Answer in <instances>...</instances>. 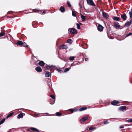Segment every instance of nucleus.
<instances>
[{
	"label": "nucleus",
	"mask_w": 132,
	"mask_h": 132,
	"mask_svg": "<svg viewBox=\"0 0 132 132\" xmlns=\"http://www.w3.org/2000/svg\"><path fill=\"white\" fill-rule=\"evenodd\" d=\"M23 43H24V45H27L26 43H25L24 42H23Z\"/></svg>",
	"instance_id": "nucleus-49"
},
{
	"label": "nucleus",
	"mask_w": 132,
	"mask_h": 132,
	"mask_svg": "<svg viewBox=\"0 0 132 132\" xmlns=\"http://www.w3.org/2000/svg\"><path fill=\"white\" fill-rule=\"evenodd\" d=\"M72 15L73 16H77L76 13L75 11H72Z\"/></svg>",
	"instance_id": "nucleus-30"
},
{
	"label": "nucleus",
	"mask_w": 132,
	"mask_h": 132,
	"mask_svg": "<svg viewBox=\"0 0 132 132\" xmlns=\"http://www.w3.org/2000/svg\"><path fill=\"white\" fill-rule=\"evenodd\" d=\"M45 10H44V11L43 12H42V13L43 14H44V13H45Z\"/></svg>",
	"instance_id": "nucleus-48"
},
{
	"label": "nucleus",
	"mask_w": 132,
	"mask_h": 132,
	"mask_svg": "<svg viewBox=\"0 0 132 132\" xmlns=\"http://www.w3.org/2000/svg\"><path fill=\"white\" fill-rule=\"evenodd\" d=\"M32 11H33L35 12H39V13H41L42 12V11L40 10H39L38 9H33Z\"/></svg>",
	"instance_id": "nucleus-23"
},
{
	"label": "nucleus",
	"mask_w": 132,
	"mask_h": 132,
	"mask_svg": "<svg viewBox=\"0 0 132 132\" xmlns=\"http://www.w3.org/2000/svg\"><path fill=\"white\" fill-rule=\"evenodd\" d=\"M71 113H73L74 112H76L77 111V110H73V109H70L68 110Z\"/></svg>",
	"instance_id": "nucleus-27"
},
{
	"label": "nucleus",
	"mask_w": 132,
	"mask_h": 132,
	"mask_svg": "<svg viewBox=\"0 0 132 132\" xmlns=\"http://www.w3.org/2000/svg\"><path fill=\"white\" fill-rule=\"evenodd\" d=\"M72 42V40L71 39H68L67 40V43L70 44H71Z\"/></svg>",
	"instance_id": "nucleus-31"
},
{
	"label": "nucleus",
	"mask_w": 132,
	"mask_h": 132,
	"mask_svg": "<svg viewBox=\"0 0 132 132\" xmlns=\"http://www.w3.org/2000/svg\"><path fill=\"white\" fill-rule=\"evenodd\" d=\"M24 114L23 113H20L17 116V118L18 119H20V118H22L23 117V114Z\"/></svg>",
	"instance_id": "nucleus-21"
},
{
	"label": "nucleus",
	"mask_w": 132,
	"mask_h": 132,
	"mask_svg": "<svg viewBox=\"0 0 132 132\" xmlns=\"http://www.w3.org/2000/svg\"><path fill=\"white\" fill-rule=\"evenodd\" d=\"M88 58H86L85 59V61H88Z\"/></svg>",
	"instance_id": "nucleus-46"
},
{
	"label": "nucleus",
	"mask_w": 132,
	"mask_h": 132,
	"mask_svg": "<svg viewBox=\"0 0 132 132\" xmlns=\"http://www.w3.org/2000/svg\"><path fill=\"white\" fill-rule=\"evenodd\" d=\"M69 33L72 35L76 34L77 33V30L75 28H70L68 29Z\"/></svg>",
	"instance_id": "nucleus-1"
},
{
	"label": "nucleus",
	"mask_w": 132,
	"mask_h": 132,
	"mask_svg": "<svg viewBox=\"0 0 132 132\" xmlns=\"http://www.w3.org/2000/svg\"><path fill=\"white\" fill-rule=\"evenodd\" d=\"M112 18L114 20L118 21H119V20L120 19V18L118 16H113Z\"/></svg>",
	"instance_id": "nucleus-18"
},
{
	"label": "nucleus",
	"mask_w": 132,
	"mask_h": 132,
	"mask_svg": "<svg viewBox=\"0 0 132 132\" xmlns=\"http://www.w3.org/2000/svg\"><path fill=\"white\" fill-rule=\"evenodd\" d=\"M82 23H77V28L78 29H80V26L81 25Z\"/></svg>",
	"instance_id": "nucleus-24"
},
{
	"label": "nucleus",
	"mask_w": 132,
	"mask_h": 132,
	"mask_svg": "<svg viewBox=\"0 0 132 132\" xmlns=\"http://www.w3.org/2000/svg\"><path fill=\"white\" fill-rule=\"evenodd\" d=\"M77 62H74L73 64H72V65H75L76 64H77Z\"/></svg>",
	"instance_id": "nucleus-44"
},
{
	"label": "nucleus",
	"mask_w": 132,
	"mask_h": 132,
	"mask_svg": "<svg viewBox=\"0 0 132 132\" xmlns=\"http://www.w3.org/2000/svg\"><path fill=\"white\" fill-rule=\"evenodd\" d=\"M30 129L32 130L33 131H37V132L39 131L38 129H37L36 128H35L31 127Z\"/></svg>",
	"instance_id": "nucleus-28"
},
{
	"label": "nucleus",
	"mask_w": 132,
	"mask_h": 132,
	"mask_svg": "<svg viewBox=\"0 0 132 132\" xmlns=\"http://www.w3.org/2000/svg\"><path fill=\"white\" fill-rule=\"evenodd\" d=\"M81 18L82 19V20L83 21H85L86 20V17L85 16L83 15L82 14H81Z\"/></svg>",
	"instance_id": "nucleus-22"
},
{
	"label": "nucleus",
	"mask_w": 132,
	"mask_h": 132,
	"mask_svg": "<svg viewBox=\"0 0 132 132\" xmlns=\"http://www.w3.org/2000/svg\"><path fill=\"white\" fill-rule=\"evenodd\" d=\"M41 114L40 113H35L33 115V116L35 118H37L38 117H39V116H41Z\"/></svg>",
	"instance_id": "nucleus-17"
},
{
	"label": "nucleus",
	"mask_w": 132,
	"mask_h": 132,
	"mask_svg": "<svg viewBox=\"0 0 132 132\" xmlns=\"http://www.w3.org/2000/svg\"><path fill=\"white\" fill-rule=\"evenodd\" d=\"M5 33L4 32H2L1 33H0V37H2L4 36Z\"/></svg>",
	"instance_id": "nucleus-35"
},
{
	"label": "nucleus",
	"mask_w": 132,
	"mask_h": 132,
	"mask_svg": "<svg viewBox=\"0 0 132 132\" xmlns=\"http://www.w3.org/2000/svg\"><path fill=\"white\" fill-rule=\"evenodd\" d=\"M16 44L18 45H19L20 46H23L24 47H28V45H24V43H23L22 41L20 40H18V41Z\"/></svg>",
	"instance_id": "nucleus-2"
},
{
	"label": "nucleus",
	"mask_w": 132,
	"mask_h": 132,
	"mask_svg": "<svg viewBox=\"0 0 132 132\" xmlns=\"http://www.w3.org/2000/svg\"><path fill=\"white\" fill-rule=\"evenodd\" d=\"M114 27L116 29H119L120 28V26L119 23L117 22H114Z\"/></svg>",
	"instance_id": "nucleus-5"
},
{
	"label": "nucleus",
	"mask_w": 132,
	"mask_h": 132,
	"mask_svg": "<svg viewBox=\"0 0 132 132\" xmlns=\"http://www.w3.org/2000/svg\"><path fill=\"white\" fill-rule=\"evenodd\" d=\"M67 47L65 45L63 44L60 46L59 48L60 49H66L67 48Z\"/></svg>",
	"instance_id": "nucleus-12"
},
{
	"label": "nucleus",
	"mask_w": 132,
	"mask_h": 132,
	"mask_svg": "<svg viewBox=\"0 0 132 132\" xmlns=\"http://www.w3.org/2000/svg\"><path fill=\"white\" fill-rule=\"evenodd\" d=\"M46 73L45 74V77H49L51 75V73L48 71H46Z\"/></svg>",
	"instance_id": "nucleus-16"
},
{
	"label": "nucleus",
	"mask_w": 132,
	"mask_h": 132,
	"mask_svg": "<svg viewBox=\"0 0 132 132\" xmlns=\"http://www.w3.org/2000/svg\"><path fill=\"white\" fill-rule=\"evenodd\" d=\"M75 58L74 56H70V57L69 59L71 61H73L74 59Z\"/></svg>",
	"instance_id": "nucleus-33"
},
{
	"label": "nucleus",
	"mask_w": 132,
	"mask_h": 132,
	"mask_svg": "<svg viewBox=\"0 0 132 132\" xmlns=\"http://www.w3.org/2000/svg\"><path fill=\"white\" fill-rule=\"evenodd\" d=\"M70 69V68H66L65 69L64 72H66L69 71Z\"/></svg>",
	"instance_id": "nucleus-34"
},
{
	"label": "nucleus",
	"mask_w": 132,
	"mask_h": 132,
	"mask_svg": "<svg viewBox=\"0 0 132 132\" xmlns=\"http://www.w3.org/2000/svg\"><path fill=\"white\" fill-rule=\"evenodd\" d=\"M54 66L53 65L49 66L47 64H45L44 67L45 68H46L48 70H49L50 69L53 68Z\"/></svg>",
	"instance_id": "nucleus-9"
},
{
	"label": "nucleus",
	"mask_w": 132,
	"mask_h": 132,
	"mask_svg": "<svg viewBox=\"0 0 132 132\" xmlns=\"http://www.w3.org/2000/svg\"><path fill=\"white\" fill-rule=\"evenodd\" d=\"M87 4L93 6H95V5L94 3L93 0H86Z\"/></svg>",
	"instance_id": "nucleus-4"
},
{
	"label": "nucleus",
	"mask_w": 132,
	"mask_h": 132,
	"mask_svg": "<svg viewBox=\"0 0 132 132\" xmlns=\"http://www.w3.org/2000/svg\"><path fill=\"white\" fill-rule=\"evenodd\" d=\"M50 96L53 99H55V97L53 95H50Z\"/></svg>",
	"instance_id": "nucleus-37"
},
{
	"label": "nucleus",
	"mask_w": 132,
	"mask_h": 132,
	"mask_svg": "<svg viewBox=\"0 0 132 132\" xmlns=\"http://www.w3.org/2000/svg\"><path fill=\"white\" fill-rule=\"evenodd\" d=\"M124 128V126H122V125L121 126L119 127L120 128Z\"/></svg>",
	"instance_id": "nucleus-45"
},
{
	"label": "nucleus",
	"mask_w": 132,
	"mask_h": 132,
	"mask_svg": "<svg viewBox=\"0 0 132 132\" xmlns=\"http://www.w3.org/2000/svg\"><path fill=\"white\" fill-rule=\"evenodd\" d=\"M35 69L38 72H42V70L41 69V67L39 66H38Z\"/></svg>",
	"instance_id": "nucleus-11"
},
{
	"label": "nucleus",
	"mask_w": 132,
	"mask_h": 132,
	"mask_svg": "<svg viewBox=\"0 0 132 132\" xmlns=\"http://www.w3.org/2000/svg\"><path fill=\"white\" fill-rule=\"evenodd\" d=\"M97 28L99 31H101L103 30L104 27L101 24H98V26L97 27Z\"/></svg>",
	"instance_id": "nucleus-8"
},
{
	"label": "nucleus",
	"mask_w": 132,
	"mask_h": 132,
	"mask_svg": "<svg viewBox=\"0 0 132 132\" xmlns=\"http://www.w3.org/2000/svg\"><path fill=\"white\" fill-rule=\"evenodd\" d=\"M109 123L107 121H104V124H108Z\"/></svg>",
	"instance_id": "nucleus-43"
},
{
	"label": "nucleus",
	"mask_w": 132,
	"mask_h": 132,
	"mask_svg": "<svg viewBox=\"0 0 132 132\" xmlns=\"http://www.w3.org/2000/svg\"><path fill=\"white\" fill-rule=\"evenodd\" d=\"M14 112H12L9 114L7 117L6 118V119H7V118H9V117H12L13 116V115Z\"/></svg>",
	"instance_id": "nucleus-25"
},
{
	"label": "nucleus",
	"mask_w": 132,
	"mask_h": 132,
	"mask_svg": "<svg viewBox=\"0 0 132 132\" xmlns=\"http://www.w3.org/2000/svg\"><path fill=\"white\" fill-rule=\"evenodd\" d=\"M126 107L125 106H122L120 107L119 108V110L120 111H124L126 110Z\"/></svg>",
	"instance_id": "nucleus-14"
},
{
	"label": "nucleus",
	"mask_w": 132,
	"mask_h": 132,
	"mask_svg": "<svg viewBox=\"0 0 132 132\" xmlns=\"http://www.w3.org/2000/svg\"><path fill=\"white\" fill-rule=\"evenodd\" d=\"M35 58V57H33L32 58L31 60V61H32V62H35L34 61H33V60Z\"/></svg>",
	"instance_id": "nucleus-47"
},
{
	"label": "nucleus",
	"mask_w": 132,
	"mask_h": 132,
	"mask_svg": "<svg viewBox=\"0 0 132 132\" xmlns=\"http://www.w3.org/2000/svg\"><path fill=\"white\" fill-rule=\"evenodd\" d=\"M1 124H0V125H1Z\"/></svg>",
	"instance_id": "nucleus-54"
},
{
	"label": "nucleus",
	"mask_w": 132,
	"mask_h": 132,
	"mask_svg": "<svg viewBox=\"0 0 132 132\" xmlns=\"http://www.w3.org/2000/svg\"><path fill=\"white\" fill-rule=\"evenodd\" d=\"M60 10L61 12L62 13H63L65 11V8L63 6H61L60 7Z\"/></svg>",
	"instance_id": "nucleus-19"
},
{
	"label": "nucleus",
	"mask_w": 132,
	"mask_h": 132,
	"mask_svg": "<svg viewBox=\"0 0 132 132\" xmlns=\"http://www.w3.org/2000/svg\"><path fill=\"white\" fill-rule=\"evenodd\" d=\"M62 114L60 112H57L56 113V115L57 116H62Z\"/></svg>",
	"instance_id": "nucleus-26"
},
{
	"label": "nucleus",
	"mask_w": 132,
	"mask_h": 132,
	"mask_svg": "<svg viewBox=\"0 0 132 132\" xmlns=\"http://www.w3.org/2000/svg\"><path fill=\"white\" fill-rule=\"evenodd\" d=\"M129 14L130 15V18H132V11H130L129 13Z\"/></svg>",
	"instance_id": "nucleus-38"
},
{
	"label": "nucleus",
	"mask_w": 132,
	"mask_h": 132,
	"mask_svg": "<svg viewBox=\"0 0 132 132\" xmlns=\"http://www.w3.org/2000/svg\"><path fill=\"white\" fill-rule=\"evenodd\" d=\"M87 107L86 106L83 107L79 110V111H82L84 110H86L87 109Z\"/></svg>",
	"instance_id": "nucleus-20"
},
{
	"label": "nucleus",
	"mask_w": 132,
	"mask_h": 132,
	"mask_svg": "<svg viewBox=\"0 0 132 132\" xmlns=\"http://www.w3.org/2000/svg\"><path fill=\"white\" fill-rule=\"evenodd\" d=\"M95 129V127H90L89 129V130H92L93 129Z\"/></svg>",
	"instance_id": "nucleus-40"
},
{
	"label": "nucleus",
	"mask_w": 132,
	"mask_h": 132,
	"mask_svg": "<svg viewBox=\"0 0 132 132\" xmlns=\"http://www.w3.org/2000/svg\"><path fill=\"white\" fill-rule=\"evenodd\" d=\"M7 132H9V131H7Z\"/></svg>",
	"instance_id": "nucleus-53"
},
{
	"label": "nucleus",
	"mask_w": 132,
	"mask_h": 132,
	"mask_svg": "<svg viewBox=\"0 0 132 132\" xmlns=\"http://www.w3.org/2000/svg\"><path fill=\"white\" fill-rule=\"evenodd\" d=\"M102 15L104 18L105 19H107L109 17V15L106 13L104 12L102 10Z\"/></svg>",
	"instance_id": "nucleus-10"
},
{
	"label": "nucleus",
	"mask_w": 132,
	"mask_h": 132,
	"mask_svg": "<svg viewBox=\"0 0 132 132\" xmlns=\"http://www.w3.org/2000/svg\"><path fill=\"white\" fill-rule=\"evenodd\" d=\"M57 70L60 73H62L63 72V71L62 70L59 69H57Z\"/></svg>",
	"instance_id": "nucleus-39"
},
{
	"label": "nucleus",
	"mask_w": 132,
	"mask_h": 132,
	"mask_svg": "<svg viewBox=\"0 0 132 132\" xmlns=\"http://www.w3.org/2000/svg\"><path fill=\"white\" fill-rule=\"evenodd\" d=\"M67 5H68V6L69 7H70L71 6V5L70 4V2H69V1H67Z\"/></svg>",
	"instance_id": "nucleus-36"
},
{
	"label": "nucleus",
	"mask_w": 132,
	"mask_h": 132,
	"mask_svg": "<svg viewBox=\"0 0 132 132\" xmlns=\"http://www.w3.org/2000/svg\"><path fill=\"white\" fill-rule=\"evenodd\" d=\"M50 102V103L51 104H53L55 103V100H51L50 101H49Z\"/></svg>",
	"instance_id": "nucleus-29"
},
{
	"label": "nucleus",
	"mask_w": 132,
	"mask_h": 132,
	"mask_svg": "<svg viewBox=\"0 0 132 132\" xmlns=\"http://www.w3.org/2000/svg\"><path fill=\"white\" fill-rule=\"evenodd\" d=\"M38 64L40 66L43 67L45 64L43 61H40L38 63Z\"/></svg>",
	"instance_id": "nucleus-15"
},
{
	"label": "nucleus",
	"mask_w": 132,
	"mask_h": 132,
	"mask_svg": "<svg viewBox=\"0 0 132 132\" xmlns=\"http://www.w3.org/2000/svg\"><path fill=\"white\" fill-rule=\"evenodd\" d=\"M132 23V19H131L130 21L127 22L125 24L124 26L125 27H129Z\"/></svg>",
	"instance_id": "nucleus-3"
},
{
	"label": "nucleus",
	"mask_w": 132,
	"mask_h": 132,
	"mask_svg": "<svg viewBox=\"0 0 132 132\" xmlns=\"http://www.w3.org/2000/svg\"><path fill=\"white\" fill-rule=\"evenodd\" d=\"M88 116L84 117L80 120V122L81 123H82L83 122L85 121L88 119Z\"/></svg>",
	"instance_id": "nucleus-6"
},
{
	"label": "nucleus",
	"mask_w": 132,
	"mask_h": 132,
	"mask_svg": "<svg viewBox=\"0 0 132 132\" xmlns=\"http://www.w3.org/2000/svg\"><path fill=\"white\" fill-rule=\"evenodd\" d=\"M29 13H30V12H29Z\"/></svg>",
	"instance_id": "nucleus-51"
},
{
	"label": "nucleus",
	"mask_w": 132,
	"mask_h": 132,
	"mask_svg": "<svg viewBox=\"0 0 132 132\" xmlns=\"http://www.w3.org/2000/svg\"><path fill=\"white\" fill-rule=\"evenodd\" d=\"M131 35H132V33H131Z\"/></svg>",
	"instance_id": "nucleus-52"
},
{
	"label": "nucleus",
	"mask_w": 132,
	"mask_h": 132,
	"mask_svg": "<svg viewBox=\"0 0 132 132\" xmlns=\"http://www.w3.org/2000/svg\"><path fill=\"white\" fill-rule=\"evenodd\" d=\"M5 119L6 118H4L1 121H0V124H3L5 121Z\"/></svg>",
	"instance_id": "nucleus-32"
},
{
	"label": "nucleus",
	"mask_w": 132,
	"mask_h": 132,
	"mask_svg": "<svg viewBox=\"0 0 132 132\" xmlns=\"http://www.w3.org/2000/svg\"><path fill=\"white\" fill-rule=\"evenodd\" d=\"M131 35V32H130L128 34H127V35H126V37H128Z\"/></svg>",
	"instance_id": "nucleus-42"
},
{
	"label": "nucleus",
	"mask_w": 132,
	"mask_h": 132,
	"mask_svg": "<svg viewBox=\"0 0 132 132\" xmlns=\"http://www.w3.org/2000/svg\"><path fill=\"white\" fill-rule=\"evenodd\" d=\"M129 125H125V126H129Z\"/></svg>",
	"instance_id": "nucleus-50"
},
{
	"label": "nucleus",
	"mask_w": 132,
	"mask_h": 132,
	"mask_svg": "<svg viewBox=\"0 0 132 132\" xmlns=\"http://www.w3.org/2000/svg\"><path fill=\"white\" fill-rule=\"evenodd\" d=\"M127 121L129 122H132V119H129L127 120Z\"/></svg>",
	"instance_id": "nucleus-41"
},
{
	"label": "nucleus",
	"mask_w": 132,
	"mask_h": 132,
	"mask_svg": "<svg viewBox=\"0 0 132 132\" xmlns=\"http://www.w3.org/2000/svg\"><path fill=\"white\" fill-rule=\"evenodd\" d=\"M119 102H120L119 101L114 100L111 102V104L113 105H117V104Z\"/></svg>",
	"instance_id": "nucleus-7"
},
{
	"label": "nucleus",
	"mask_w": 132,
	"mask_h": 132,
	"mask_svg": "<svg viewBox=\"0 0 132 132\" xmlns=\"http://www.w3.org/2000/svg\"><path fill=\"white\" fill-rule=\"evenodd\" d=\"M121 17L124 21L127 18L126 14L125 13L121 14Z\"/></svg>",
	"instance_id": "nucleus-13"
}]
</instances>
